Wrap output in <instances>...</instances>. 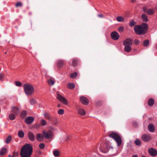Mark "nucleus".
I'll return each instance as SVG.
<instances>
[{"label": "nucleus", "mask_w": 157, "mask_h": 157, "mask_svg": "<svg viewBox=\"0 0 157 157\" xmlns=\"http://www.w3.org/2000/svg\"><path fill=\"white\" fill-rule=\"evenodd\" d=\"M32 145L26 144L21 148L20 155L21 157H31L33 151Z\"/></svg>", "instance_id": "obj_1"}, {"label": "nucleus", "mask_w": 157, "mask_h": 157, "mask_svg": "<svg viewBox=\"0 0 157 157\" xmlns=\"http://www.w3.org/2000/svg\"><path fill=\"white\" fill-rule=\"evenodd\" d=\"M146 23H143L141 25H136L134 27V30L135 33L139 35L145 33L148 29Z\"/></svg>", "instance_id": "obj_2"}, {"label": "nucleus", "mask_w": 157, "mask_h": 157, "mask_svg": "<svg viewBox=\"0 0 157 157\" xmlns=\"http://www.w3.org/2000/svg\"><path fill=\"white\" fill-rule=\"evenodd\" d=\"M25 94L30 95L33 94L34 89L33 86L30 84H26L23 86Z\"/></svg>", "instance_id": "obj_3"}, {"label": "nucleus", "mask_w": 157, "mask_h": 157, "mask_svg": "<svg viewBox=\"0 0 157 157\" xmlns=\"http://www.w3.org/2000/svg\"><path fill=\"white\" fill-rule=\"evenodd\" d=\"M109 136L115 140L118 146L121 144V139L117 134L115 133H112L109 134Z\"/></svg>", "instance_id": "obj_4"}, {"label": "nucleus", "mask_w": 157, "mask_h": 157, "mask_svg": "<svg viewBox=\"0 0 157 157\" xmlns=\"http://www.w3.org/2000/svg\"><path fill=\"white\" fill-rule=\"evenodd\" d=\"M42 134L44 138L47 139H51L53 137V134L50 130H49L48 131L43 130L42 131Z\"/></svg>", "instance_id": "obj_5"}, {"label": "nucleus", "mask_w": 157, "mask_h": 157, "mask_svg": "<svg viewBox=\"0 0 157 157\" xmlns=\"http://www.w3.org/2000/svg\"><path fill=\"white\" fill-rule=\"evenodd\" d=\"M57 98L60 101L63 103L64 104L66 105H68V102L67 99L60 94H57Z\"/></svg>", "instance_id": "obj_6"}, {"label": "nucleus", "mask_w": 157, "mask_h": 157, "mask_svg": "<svg viewBox=\"0 0 157 157\" xmlns=\"http://www.w3.org/2000/svg\"><path fill=\"white\" fill-rule=\"evenodd\" d=\"M111 36L113 40H117L119 39L120 35L116 31H114L111 33Z\"/></svg>", "instance_id": "obj_7"}, {"label": "nucleus", "mask_w": 157, "mask_h": 157, "mask_svg": "<svg viewBox=\"0 0 157 157\" xmlns=\"http://www.w3.org/2000/svg\"><path fill=\"white\" fill-rule=\"evenodd\" d=\"M142 139L144 142H148L151 139V138L150 135L144 134L142 136Z\"/></svg>", "instance_id": "obj_8"}, {"label": "nucleus", "mask_w": 157, "mask_h": 157, "mask_svg": "<svg viewBox=\"0 0 157 157\" xmlns=\"http://www.w3.org/2000/svg\"><path fill=\"white\" fill-rule=\"evenodd\" d=\"M132 44V41L131 39L128 38L125 40L123 42V44L124 46L131 45Z\"/></svg>", "instance_id": "obj_9"}, {"label": "nucleus", "mask_w": 157, "mask_h": 157, "mask_svg": "<svg viewBox=\"0 0 157 157\" xmlns=\"http://www.w3.org/2000/svg\"><path fill=\"white\" fill-rule=\"evenodd\" d=\"M28 136L29 139L31 141H33L35 140V136L32 132H29L28 133Z\"/></svg>", "instance_id": "obj_10"}, {"label": "nucleus", "mask_w": 157, "mask_h": 157, "mask_svg": "<svg viewBox=\"0 0 157 157\" xmlns=\"http://www.w3.org/2000/svg\"><path fill=\"white\" fill-rule=\"evenodd\" d=\"M81 102L84 105H86L89 103L88 99L84 97H81L80 98Z\"/></svg>", "instance_id": "obj_11"}, {"label": "nucleus", "mask_w": 157, "mask_h": 157, "mask_svg": "<svg viewBox=\"0 0 157 157\" xmlns=\"http://www.w3.org/2000/svg\"><path fill=\"white\" fill-rule=\"evenodd\" d=\"M44 138V135L40 133H38L36 135V140L39 141H41L43 140Z\"/></svg>", "instance_id": "obj_12"}, {"label": "nucleus", "mask_w": 157, "mask_h": 157, "mask_svg": "<svg viewBox=\"0 0 157 157\" xmlns=\"http://www.w3.org/2000/svg\"><path fill=\"white\" fill-rule=\"evenodd\" d=\"M34 121V118L32 117H29L25 119V122L26 123L29 124L32 123Z\"/></svg>", "instance_id": "obj_13"}, {"label": "nucleus", "mask_w": 157, "mask_h": 157, "mask_svg": "<svg viewBox=\"0 0 157 157\" xmlns=\"http://www.w3.org/2000/svg\"><path fill=\"white\" fill-rule=\"evenodd\" d=\"M149 154L152 156H154L157 154V151L153 148H151L149 150Z\"/></svg>", "instance_id": "obj_14"}, {"label": "nucleus", "mask_w": 157, "mask_h": 157, "mask_svg": "<svg viewBox=\"0 0 157 157\" xmlns=\"http://www.w3.org/2000/svg\"><path fill=\"white\" fill-rule=\"evenodd\" d=\"M44 116L47 119H48L50 121H53L54 119H55V120H57V118L56 117L54 118H51L50 115H49V114L47 113H45L44 114Z\"/></svg>", "instance_id": "obj_15"}, {"label": "nucleus", "mask_w": 157, "mask_h": 157, "mask_svg": "<svg viewBox=\"0 0 157 157\" xmlns=\"http://www.w3.org/2000/svg\"><path fill=\"white\" fill-rule=\"evenodd\" d=\"M19 109L17 107H13L12 108V112L15 113V114H17L19 111Z\"/></svg>", "instance_id": "obj_16"}, {"label": "nucleus", "mask_w": 157, "mask_h": 157, "mask_svg": "<svg viewBox=\"0 0 157 157\" xmlns=\"http://www.w3.org/2000/svg\"><path fill=\"white\" fill-rule=\"evenodd\" d=\"M78 114L82 116L86 114L85 110L82 108L78 110Z\"/></svg>", "instance_id": "obj_17"}, {"label": "nucleus", "mask_w": 157, "mask_h": 157, "mask_svg": "<svg viewBox=\"0 0 157 157\" xmlns=\"http://www.w3.org/2000/svg\"><path fill=\"white\" fill-rule=\"evenodd\" d=\"M155 11L153 9H148L147 11V13L149 15H152L154 13Z\"/></svg>", "instance_id": "obj_18"}, {"label": "nucleus", "mask_w": 157, "mask_h": 157, "mask_svg": "<svg viewBox=\"0 0 157 157\" xmlns=\"http://www.w3.org/2000/svg\"><path fill=\"white\" fill-rule=\"evenodd\" d=\"M124 50L127 52H129L132 50V48L130 45L124 46Z\"/></svg>", "instance_id": "obj_19"}, {"label": "nucleus", "mask_w": 157, "mask_h": 157, "mask_svg": "<svg viewBox=\"0 0 157 157\" xmlns=\"http://www.w3.org/2000/svg\"><path fill=\"white\" fill-rule=\"evenodd\" d=\"M7 149L5 148H3L0 151V155L2 156L5 155Z\"/></svg>", "instance_id": "obj_20"}, {"label": "nucleus", "mask_w": 157, "mask_h": 157, "mask_svg": "<svg viewBox=\"0 0 157 157\" xmlns=\"http://www.w3.org/2000/svg\"><path fill=\"white\" fill-rule=\"evenodd\" d=\"M154 100L153 98H150L148 101V105L150 106H152L154 104Z\"/></svg>", "instance_id": "obj_21"}, {"label": "nucleus", "mask_w": 157, "mask_h": 157, "mask_svg": "<svg viewBox=\"0 0 157 157\" xmlns=\"http://www.w3.org/2000/svg\"><path fill=\"white\" fill-rule=\"evenodd\" d=\"M148 129L151 132H153L154 131V126L152 124H150L148 126Z\"/></svg>", "instance_id": "obj_22"}, {"label": "nucleus", "mask_w": 157, "mask_h": 157, "mask_svg": "<svg viewBox=\"0 0 157 157\" xmlns=\"http://www.w3.org/2000/svg\"><path fill=\"white\" fill-rule=\"evenodd\" d=\"M141 17L142 20L144 21L147 22L148 21V18L146 15L144 14H142L141 15Z\"/></svg>", "instance_id": "obj_23"}, {"label": "nucleus", "mask_w": 157, "mask_h": 157, "mask_svg": "<svg viewBox=\"0 0 157 157\" xmlns=\"http://www.w3.org/2000/svg\"><path fill=\"white\" fill-rule=\"evenodd\" d=\"M48 84L50 85H53L55 83L54 79L53 78H51L48 81Z\"/></svg>", "instance_id": "obj_24"}, {"label": "nucleus", "mask_w": 157, "mask_h": 157, "mask_svg": "<svg viewBox=\"0 0 157 157\" xmlns=\"http://www.w3.org/2000/svg\"><path fill=\"white\" fill-rule=\"evenodd\" d=\"M57 64L59 68L61 67L63 65V62L62 60H59Z\"/></svg>", "instance_id": "obj_25"}, {"label": "nucleus", "mask_w": 157, "mask_h": 157, "mask_svg": "<svg viewBox=\"0 0 157 157\" xmlns=\"http://www.w3.org/2000/svg\"><path fill=\"white\" fill-rule=\"evenodd\" d=\"M12 140V137L11 136H9L6 139L5 142L7 144L10 143Z\"/></svg>", "instance_id": "obj_26"}, {"label": "nucleus", "mask_w": 157, "mask_h": 157, "mask_svg": "<svg viewBox=\"0 0 157 157\" xmlns=\"http://www.w3.org/2000/svg\"><path fill=\"white\" fill-rule=\"evenodd\" d=\"M117 20L119 22H123L124 20V18L121 16H118L117 18Z\"/></svg>", "instance_id": "obj_27"}, {"label": "nucleus", "mask_w": 157, "mask_h": 157, "mask_svg": "<svg viewBox=\"0 0 157 157\" xmlns=\"http://www.w3.org/2000/svg\"><path fill=\"white\" fill-rule=\"evenodd\" d=\"M24 133L22 130H20L18 132V136L20 138H23L24 136Z\"/></svg>", "instance_id": "obj_28"}, {"label": "nucleus", "mask_w": 157, "mask_h": 157, "mask_svg": "<svg viewBox=\"0 0 157 157\" xmlns=\"http://www.w3.org/2000/svg\"><path fill=\"white\" fill-rule=\"evenodd\" d=\"M68 87L70 89H73L75 87V85L72 83H69L67 85Z\"/></svg>", "instance_id": "obj_29"}, {"label": "nucleus", "mask_w": 157, "mask_h": 157, "mask_svg": "<svg viewBox=\"0 0 157 157\" xmlns=\"http://www.w3.org/2000/svg\"><path fill=\"white\" fill-rule=\"evenodd\" d=\"M54 155L56 157H57L60 155V152L58 150L54 151H53Z\"/></svg>", "instance_id": "obj_30"}, {"label": "nucleus", "mask_w": 157, "mask_h": 157, "mask_svg": "<svg viewBox=\"0 0 157 157\" xmlns=\"http://www.w3.org/2000/svg\"><path fill=\"white\" fill-rule=\"evenodd\" d=\"M9 117L10 120H13L15 119V116L14 114L11 113L10 114Z\"/></svg>", "instance_id": "obj_31"}, {"label": "nucleus", "mask_w": 157, "mask_h": 157, "mask_svg": "<svg viewBox=\"0 0 157 157\" xmlns=\"http://www.w3.org/2000/svg\"><path fill=\"white\" fill-rule=\"evenodd\" d=\"M78 63V60L76 59H74L72 60V65L74 66L76 65Z\"/></svg>", "instance_id": "obj_32"}, {"label": "nucleus", "mask_w": 157, "mask_h": 157, "mask_svg": "<svg viewBox=\"0 0 157 157\" xmlns=\"http://www.w3.org/2000/svg\"><path fill=\"white\" fill-rule=\"evenodd\" d=\"M149 44V40H145L143 42V45L144 46H147Z\"/></svg>", "instance_id": "obj_33"}, {"label": "nucleus", "mask_w": 157, "mask_h": 157, "mask_svg": "<svg viewBox=\"0 0 157 157\" xmlns=\"http://www.w3.org/2000/svg\"><path fill=\"white\" fill-rule=\"evenodd\" d=\"M40 124L41 125L43 126L46 125L47 122L44 120L42 119L40 121Z\"/></svg>", "instance_id": "obj_34"}, {"label": "nucleus", "mask_w": 157, "mask_h": 157, "mask_svg": "<svg viewBox=\"0 0 157 157\" xmlns=\"http://www.w3.org/2000/svg\"><path fill=\"white\" fill-rule=\"evenodd\" d=\"M27 113L25 111H23L22 112L21 114V117L22 118H24L26 115Z\"/></svg>", "instance_id": "obj_35"}, {"label": "nucleus", "mask_w": 157, "mask_h": 157, "mask_svg": "<svg viewBox=\"0 0 157 157\" xmlns=\"http://www.w3.org/2000/svg\"><path fill=\"white\" fill-rule=\"evenodd\" d=\"M124 30V27L122 26H121L119 27L118 31L119 32H123Z\"/></svg>", "instance_id": "obj_36"}, {"label": "nucleus", "mask_w": 157, "mask_h": 157, "mask_svg": "<svg viewBox=\"0 0 157 157\" xmlns=\"http://www.w3.org/2000/svg\"><path fill=\"white\" fill-rule=\"evenodd\" d=\"M58 113L60 115H62L64 114V111L63 109H60L58 110Z\"/></svg>", "instance_id": "obj_37"}, {"label": "nucleus", "mask_w": 157, "mask_h": 157, "mask_svg": "<svg viewBox=\"0 0 157 157\" xmlns=\"http://www.w3.org/2000/svg\"><path fill=\"white\" fill-rule=\"evenodd\" d=\"M77 75V73L76 72H75L73 73H72L70 75V77L72 78L76 77Z\"/></svg>", "instance_id": "obj_38"}, {"label": "nucleus", "mask_w": 157, "mask_h": 157, "mask_svg": "<svg viewBox=\"0 0 157 157\" xmlns=\"http://www.w3.org/2000/svg\"><path fill=\"white\" fill-rule=\"evenodd\" d=\"M135 143L137 145L139 146L140 145V141L139 139H136L135 141Z\"/></svg>", "instance_id": "obj_39"}, {"label": "nucleus", "mask_w": 157, "mask_h": 157, "mask_svg": "<svg viewBox=\"0 0 157 157\" xmlns=\"http://www.w3.org/2000/svg\"><path fill=\"white\" fill-rule=\"evenodd\" d=\"M15 84L17 86H21V83L19 81H16Z\"/></svg>", "instance_id": "obj_40"}, {"label": "nucleus", "mask_w": 157, "mask_h": 157, "mask_svg": "<svg viewBox=\"0 0 157 157\" xmlns=\"http://www.w3.org/2000/svg\"><path fill=\"white\" fill-rule=\"evenodd\" d=\"M135 24V22L133 21H131L130 22V23H129L130 26L131 27H132V26H134Z\"/></svg>", "instance_id": "obj_41"}, {"label": "nucleus", "mask_w": 157, "mask_h": 157, "mask_svg": "<svg viewBox=\"0 0 157 157\" xmlns=\"http://www.w3.org/2000/svg\"><path fill=\"white\" fill-rule=\"evenodd\" d=\"M39 147L40 148L43 149L44 147H45V145L43 143H41L40 144Z\"/></svg>", "instance_id": "obj_42"}, {"label": "nucleus", "mask_w": 157, "mask_h": 157, "mask_svg": "<svg viewBox=\"0 0 157 157\" xmlns=\"http://www.w3.org/2000/svg\"><path fill=\"white\" fill-rule=\"evenodd\" d=\"M30 103L32 105H33L36 103V101L34 99H32L30 100Z\"/></svg>", "instance_id": "obj_43"}, {"label": "nucleus", "mask_w": 157, "mask_h": 157, "mask_svg": "<svg viewBox=\"0 0 157 157\" xmlns=\"http://www.w3.org/2000/svg\"><path fill=\"white\" fill-rule=\"evenodd\" d=\"M22 5V3L20 2H17L16 4V7L21 6Z\"/></svg>", "instance_id": "obj_44"}, {"label": "nucleus", "mask_w": 157, "mask_h": 157, "mask_svg": "<svg viewBox=\"0 0 157 157\" xmlns=\"http://www.w3.org/2000/svg\"><path fill=\"white\" fill-rule=\"evenodd\" d=\"M147 6H144L143 8V10L144 12H147Z\"/></svg>", "instance_id": "obj_45"}, {"label": "nucleus", "mask_w": 157, "mask_h": 157, "mask_svg": "<svg viewBox=\"0 0 157 157\" xmlns=\"http://www.w3.org/2000/svg\"><path fill=\"white\" fill-rule=\"evenodd\" d=\"M140 43V41L137 40H135L134 41V43L135 44H137Z\"/></svg>", "instance_id": "obj_46"}, {"label": "nucleus", "mask_w": 157, "mask_h": 157, "mask_svg": "<svg viewBox=\"0 0 157 157\" xmlns=\"http://www.w3.org/2000/svg\"><path fill=\"white\" fill-rule=\"evenodd\" d=\"M13 155H14V157L17 156L18 155V153L17 152H13Z\"/></svg>", "instance_id": "obj_47"}, {"label": "nucleus", "mask_w": 157, "mask_h": 157, "mask_svg": "<svg viewBox=\"0 0 157 157\" xmlns=\"http://www.w3.org/2000/svg\"><path fill=\"white\" fill-rule=\"evenodd\" d=\"M101 151L103 153H106L108 151V150L107 149L105 150H103L102 149H101Z\"/></svg>", "instance_id": "obj_48"}, {"label": "nucleus", "mask_w": 157, "mask_h": 157, "mask_svg": "<svg viewBox=\"0 0 157 157\" xmlns=\"http://www.w3.org/2000/svg\"><path fill=\"white\" fill-rule=\"evenodd\" d=\"M4 77V75L3 74H0V80H1L2 78Z\"/></svg>", "instance_id": "obj_49"}, {"label": "nucleus", "mask_w": 157, "mask_h": 157, "mask_svg": "<svg viewBox=\"0 0 157 157\" xmlns=\"http://www.w3.org/2000/svg\"><path fill=\"white\" fill-rule=\"evenodd\" d=\"M98 16L99 17H103V15L102 14H99Z\"/></svg>", "instance_id": "obj_50"}, {"label": "nucleus", "mask_w": 157, "mask_h": 157, "mask_svg": "<svg viewBox=\"0 0 157 157\" xmlns=\"http://www.w3.org/2000/svg\"><path fill=\"white\" fill-rule=\"evenodd\" d=\"M136 1V0H131V1L132 3H135Z\"/></svg>", "instance_id": "obj_51"}, {"label": "nucleus", "mask_w": 157, "mask_h": 157, "mask_svg": "<svg viewBox=\"0 0 157 157\" xmlns=\"http://www.w3.org/2000/svg\"><path fill=\"white\" fill-rule=\"evenodd\" d=\"M132 157H138V156L136 155H133Z\"/></svg>", "instance_id": "obj_52"}, {"label": "nucleus", "mask_w": 157, "mask_h": 157, "mask_svg": "<svg viewBox=\"0 0 157 157\" xmlns=\"http://www.w3.org/2000/svg\"><path fill=\"white\" fill-rule=\"evenodd\" d=\"M9 157H14V155H13L12 156H11L10 155H9Z\"/></svg>", "instance_id": "obj_53"}, {"label": "nucleus", "mask_w": 157, "mask_h": 157, "mask_svg": "<svg viewBox=\"0 0 157 157\" xmlns=\"http://www.w3.org/2000/svg\"><path fill=\"white\" fill-rule=\"evenodd\" d=\"M141 157H146L145 156H141Z\"/></svg>", "instance_id": "obj_54"}, {"label": "nucleus", "mask_w": 157, "mask_h": 157, "mask_svg": "<svg viewBox=\"0 0 157 157\" xmlns=\"http://www.w3.org/2000/svg\"><path fill=\"white\" fill-rule=\"evenodd\" d=\"M5 54H7L6 52L5 53Z\"/></svg>", "instance_id": "obj_55"}]
</instances>
